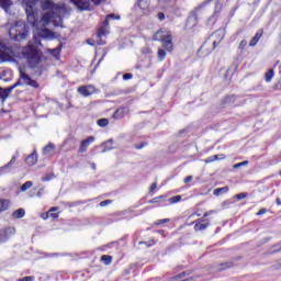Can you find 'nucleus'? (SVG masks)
Returning a JSON list of instances; mask_svg holds the SVG:
<instances>
[{
	"label": "nucleus",
	"mask_w": 281,
	"mask_h": 281,
	"mask_svg": "<svg viewBox=\"0 0 281 281\" xmlns=\"http://www.w3.org/2000/svg\"><path fill=\"white\" fill-rule=\"evenodd\" d=\"M95 91V86L93 85L80 86L77 88V93H79V95H82V98H89L93 95Z\"/></svg>",
	"instance_id": "7"
},
{
	"label": "nucleus",
	"mask_w": 281,
	"mask_h": 281,
	"mask_svg": "<svg viewBox=\"0 0 281 281\" xmlns=\"http://www.w3.org/2000/svg\"><path fill=\"white\" fill-rule=\"evenodd\" d=\"M109 144H113V140L110 139V140H108V142H105V143L103 144L104 149L102 150V153H106L108 150H113V147H109Z\"/></svg>",
	"instance_id": "31"
},
{
	"label": "nucleus",
	"mask_w": 281,
	"mask_h": 281,
	"mask_svg": "<svg viewBox=\"0 0 281 281\" xmlns=\"http://www.w3.org/2000/svg\"><path fill=\"white\" fill-rule=\"evenodd\" d=\"M56 210H58V207H52L48 213L56 212Z\"/></svg>",
	"instance_id": "62"
},
{
	"label": "nucleus",
	"mask_w": 281,
	"mask_h": 281,
	"mask_svg": "<svg viewBox=\"0 0 281 281\" xmlns=\"http://www.w3.org/2000/svg\"><path fill=\"white\" fill-rule=\"evenodd\" d=\"M209 227H210V220H207V218L200 220L194 225L195 232H203Z\"/></svg>",
	"instance_id": "11"
},
{
	"label": "nucleus",
	"mask_w": 281,
	"mask_h": 281,
	"mask_svg": "<svg viewBox=\"0 0 281 281\" xmlns=\"http://www.w3.org/2000/svg\"><path fill=\"white\" fill-rule=\"evenodd\" d=\"M245 47H247V41L243 40V41L239 43V49H245Z\"/></svg>",
	"instance_id": "44"
},
{
	"label": "nucleus",
	"mask_w": 281,
	"mask_h": 281,
	"mask_svg": "<svg viewBox=\"0 0 281 281\" xmlns=\"http://www.w3.org/2000/svg\"><path fill=\"white\" fill-rule=\"evenodd\" d=\"M133 78V74H124L123 80H131Z\"/></svg>",
	"instance_id": "45"
},
{
	"label": "nucleus",
	"mask_w": 281,
	"mask_h": 281,
	"mask_svg": "<svg viewBox=\"0 0 281 281\" xmlns=\"http://www.w3.org/2000/svg\"><path fill=\"white\" fill-rule=\"evenodd\" d=\"M25 86V87H32L33 89H38V82H36V80L32 79V77H30V75L25 74L23 70H20V79L18 82H15L13 85V87H21V86Z\"/></svg>",
	"instance_id": "4"
},
{
	"label": "nucleus",
	"mask_w": 281,
	"mask_h": 281,
	"mask_svg": "<svg viewBox=\"0 0 281 281\" xmlns=\"http://www.w3.org/2000/svg\"><path fill=\"white\" fill-rule=\"evenodd\" d=\"M53 56H59L60 55V48H55L52 50Z\"/></svg>",
	"instance_id": "46"
},
{
	"label": "nucleus",
	"mask_w": 281,
	"mask_h": 281,
	"mask_svg": "<svg viewBox=\"0 0 281 281\" xmlns=\"http://www.w3.org/2000/svg\"><path fill=\"white\" fill-rule=\"evenodd\" d=\"M262 214H267V209H261V210L257 213V216H262Z\"/></svg>",
	"instance_id": "50"
},
{
	"label": "nucleus",
	"mask_w": 281,
	"mask_h": 281,
	"mask_svg": "<svg viewBox=\"0 0 281 281\" xmlns=\"http://www.w3.org/2000/svg\"><path fill=\"white\" fill-rule=\"evenodd\" d=\"M15 86H11L9 88H0V99L2 100V102H5V100H8V98L10 97V93H12V91H14Z\"/></svg>",
	"instance_id": "13"
},
{
	"label": "nucleus",
	"mask_w": 281,
	"mask_h": 281,
	"mask_svg": "<svg viewBox=\"0 0 281 281\" xmlns=\"http://www.w3.org/2000/svg\"><path fill=\"white\" fill-rule=\"evenodd\" d=\"M126 115V108H119L114 114L112 115V117L114 120H122V117H124Z\"/></svg>",
	"instance_id": "17"
},
{
	"label": "nucleus",
	"mask_w": 281,
	"mask_h": 281,
	"mask_svg": "<svg viewBox=\"0 0 281 281\" xmlns=\"http://www.w3.org/2000/svg\"><path fill=\"white\" fill-rule=\"evenodd\" d=\"M54 150H56V145H54V143H49L44 147L43 155H52Z\"/></svg>",
	"instance_id": "19"
},
{
	"label": "nucleus",
	"mask_w": 281,
	"mask_h": 281,
	"mask_svg": "<svg viewBox=\"0 0 281 281\" xmlns=\"http://www.w3.org/2000/svg\"><path fill=\"white\" fill-rule=\"evenodd\" d=\"M280 267H281V259H279V260L277 261V269H280Z\"/></svg>",
	"instance_id": "60"
},
{
	"label": "nucleus",
	"mask_w": 281,
	"mask_h": 281,
	"mask_svg": "<svg viewBox=\"0 0 281 281\" xmlns=\"http://www.w3.org/2000/svg\"><path fill=\"white\" fill-rule=\"evenodd\" d=\"M161 201H164V195L156 196V198L149 200V203H161Z\"/></svg>",
	"instance_id": "33"
},
{
	"label": "nucleus",
	"mask_w": 281,
	"mask_h": 281,
	"mask_svg": "<svg viewBox=\"0 0 281 281\" xmlns=\"http://www.w3.org/2000/svg\"><path fill=\"white\" fill-rule=\"evenodd\" d=\"M3 243H8V237L5 236V232L0 229V245H3Z\"/></svg>",
	"instance_id": "30"
},
{
	"label": "nucleus",
	"mask_w": 281,
	"mask_h": 281,
	"mask_svg": "<svg viewBox=\"0 0 281 281\" xmlns=\"http://www.w3.org/2000/svg\"><path fill=\"white\" fill-rule=\"evenodd\" d=\"M273 76H276V72L273 71V68H270L265 75L266 82H271V80H273Z\"/></svg>",
	"instance_id": "23"
},
{
	"label": "nucleus",
	"mask_w": 281,
	"mask_h": 281,
	"mask_svg": "<svg viewBox=\"0 0 281 281\" xmlns=\"http://www.w3.org/2000/svg\"><path fill=\"white\" fill-rule=\"evenodd\" d=\"M106 18H108L109 20H111V19L120 20V16H119V15H115V14H113V13L108 14Z\"/></svg>",
	"instance_id": "48"
},
{
	"label": "nucleus",
	"mask_w": 281,
	"mask_h": 281,
	"mask_svg": "<svg viewBox=\"0 0 281 281\" xmlns=\"http://www.w3.org/2000/svg\"><path fill=\"white\" fill-rule=\"evenodd\" d=\"M13 218H23L25 216V210L24 209H18L12 213Z\"/></svg>",
	"instance_id": "22"
},
{
	"label": "nucleus",
	"mask_w": 281,
	"mask_h": 281,
	"mask_svg": "<svg viewBox=\"0 0 281 281\" xmlns=\"http://www.w3.org/2000/svg\"><path fill=\"white\" fill-rule=\"evenodd\" d=\"M248 164H249V161L245 160V161H241V162H239V164H235V165H234V168L236 169V168H240V167H243V166H248Z\"/></svg>",
	"instance_id": "40"
},
{
	"label": "nucleus",
	"mask_w": 281,
	"mask_h": 281,
	"mask_svg": "<svg viewBox=\"0 0 281 281\" xmlns=\"http://www.w3.org/2000/svg\"><path fill=\"white\" fill-rule=\"evenodd\" d=\"M94 5H100V3L104 0H91ZM78 10H89V0H70Z\"/></svg>",
	"instance_id": "6"
},
{
	"label": "nucleus",
	"mask_w": 281,
	"mask_h": 281,
	"mask_svg": "<svg viewBox=\"0 0 281 281\" xmlns=\"http://www.w3.org/2000/svg\"><path fill=\"white\" fill-rule=\"evenodd\" d=\"M229 192V187L217 188L213 191L214 196H221V194H225Z\"/></svg>",
	"instance_id": "20"
},
{
	"label": "nucleus",
	"mask_w": 281,
	"mask_h": 281,
	"mask_svg": "<svg viewBox=\"0 0 281 281\" xmlns=\"http://www.w3.org/2000/svg\"><path fill=\"white\" fill-rule=\"evenodd\" d=\"M42 218H44V221H47V218H49V213H45L42 215Z\"/></svg>",
	"instance_id": "56"
},
{
	"label": "nucleus",
	"mask_w": 281,
	"mask_h": 281,
	"mask_svg": "<svg viewBox=\"0 0 281 281\" xmlns=\"http://www.w3.org/2000/svg\"><path fill=\"white\" fill-rule=\"evenodd\" d=\"M41 36L44 38H53L54 33L45 29L41 35L33 36V43L30 42L29 45L24 48H20L16 45H11L7 41L0 38V60L5 63V60H12V58L18 57L19 54H22V58H25L32 67L38 65L41 56H38V46H41Z\"/></svg>",
	"instance_id": "2"
},
{
	"label": "nucleus",
	"mask_w": 281,
	"mask_h": 281,
	"mask_svg": "<svg viewBox=\"0 0 281 281\" xmlns=\"http://www.w3.org/2000/svg\"><path fill=\"white\" fill-rule=\"evenodd\" d=\"M95 142V137L90 136L87 139L81 140L80 147H79V153H87V148L91 146Z\"/></svg>",
	"instance_id": "10"
},
{
	"label": "nucleus",
	"mask_w": 281,
	"mask_h": 281,
	"mask_svg": "<svg viewBox=\"0 0 281 281\" xmlns=\"http://www.w3.org/2000/svg\"><path fill=\"white\" fill-rule=\"evenodd\" d=\"M237 201H243V199H247V193L241 192L235 195Z\"/></svg>",
	"instance_id": "36"
},
{
	"label": "nucleus",
	"mask_w": 281,
	"mask_h": 281,
	"mask_svg": "<svg viewBox=\"0 0 281 281\" xmlns=\"http://www.w3.org/2000/svg\"><path fill=\"white\" fill-rule=\"evenodd\" d=\"M277 205H281L280 198H277Z\"/></svg>",
	"instance_id": "63"
},
{
	"label": "nucleus",
	"mask_w": 281,
	"mask_h": 281,
	"mask_svg": "<svg viewBox=\"0 0 281 281\" xmlns=\"http://www.w3.org/2000/svg\"><path fill=\"white\" fill-rule=\"evenodd\" d=\"M52 179H54V175H46L42 178V181H52Z\"/></svg>",
	"instance_id": "41"
},
{
	"label": "nucleus",
	"mask_w": 281,
	"mask_h": 281,
	"mask_svg": "<svg viewBox=\"0 0 281 281\" xmlns=\"http://www.w3.org/2000/svg\"><path fill=\"white\" fill-rule=\"evenodd\" d=\"M155 190H157V182H154L150 188H149V192H155Z\"/></svg>",
	"instance_id": "49"
},
{
	"label": "nucleus",
	"mask_w": 281,
	"mask_h": 281,
	"mask_svg": "<svg viewBox=\"0 0 281 281\" xmlns=\"http://www.w3.org/2000/svg\"><path fill=\"white\" fill-rule=\"evenodd\" d=\"M108 32L109 31H108L106 26H101L98 31V37L102 38V36H106Z\"/></svg>",
	"instance_id": "29"
},
{
	"label": "nucleus",
	"mask_w": 281,
	"mask_h": 281,
	"mask_svg": "<svg viewBox=\"0 0 281 281\" xmlns=\"http://www.w3.org/2000/svg\"><path fill=\"white\" fill-rule=\"evenodd\" d=\"M190 271H183L181 273H179L178 276H176V279H181V278H186V276H190Z\"/></svg>",
	"instance_id": "39"
},
{
	"label": "nucleus",
	"mask_w": 281,
	"mask_h": 281,
	"mask_svg": "<svg viewBox=\"0 0 281 281\" xmlns=\"http://www.w3.org/2000/svg\"><path fill=\"white\" fill-rule=\"evenodd\" d=\"M216 45H218V43L213 42V49H216Z\"/></svg>",
	"instance_id": "64"
},
{
	"label": "nucleus",
	"mask_w": 281,
	"mask_h": 281,
	"mask_svg": "<svg viewBox=\"0 0 281 281\" xmlns=\"http://www.w3.org/2000/svg\"><path fill=\"white\" fill-rule=\"evenodd\" d=\"M2 232H4L7 240H8V238H10V236H14L16 234V228L7 227V228H3Z\"/></svg>",
	"instance_id": "21"
},
{
	"label": "nucleus",
	"mask_w": 281,
	"mask_h": 281,
	"mask_svg": "<svg viewBox=\"0 0 281 281\" xmlns=\"http://www.w3.org/2000/svg\"><path fill=\"white\" fill-rule=\"evenodd\" d=\"M10 207V202H2V207H0V214L1 212H5Z\"/></svg>",
	"instance_id": "37"
},
{
	"label": "nucleus",
	"mask_w": 281,
	"mask_h": 281,
	"mask_svg": "<svg viewBox=\"0 0 281 281\" xmlns=\"http://www.w3.org/2000/svg\"><path fill=\"white\" fill-rule=\"evenodd\" d=\"M193 177L192 176H188L187 178H184V183H190L192 182Z\"/></svg>",
	"instance_id": "52"
},
{
	"label": "nucleus",
	"mask_w": 281,
	"mask_h": 281,
	"mask_svg": "<svg viewBox=\"0 0 281 281\" xmlns=\"http://www.w3.org/2000/svg\"><path fill=\"white\" fill-rule=\"evenodd\" d=\"M97 124L101 128H104V127L109 126V119H100L97 121Z\"/></svg>",
	"instance_id": "26"
},
{
	"label": "nucleus",
	"mask_w": 281,
	"mask_h": 281,
	"mask_svg": "<svg viewBox=\"0 0 281 281\" xmlns=\"http://www.w3.org/2000/svg\"><path fill=\"white\" fill-rule=\"evenodd\" d=\"M135 148H136V150H142V148H144V144H142V145H136Z\"/></svg>",
	"instance_id": "57"
},
{
	"label": "nucleus",
	"mask_w": 281,
	"mask_h": 281,
	"mask_svg": "<svg viewBox=\"0 0 281 281\" xmlns=\"http://www.w3.org/2000/svg\"><path fill=\"white\" fill-rule=\"evenodd\" d=\"M160 43H161L162 49H166L169 53L175 50V44L172 43V35L165 37V40H162Z\"/></svg>",
	"instance_id": "9"
},
{
	"label": "nucleus",
	"mask_w": 281,
	"mask_h": 281,
	"mask_svg": "<svg viewBox=\"0 0 281 281\" xmlns=\"http://www.w3.org/2000/svg\"><path fill=\"white\" fill-rule=\"evenodd\" d=\"M205 3L206 2H203L202 4L196 7L194 11L190 12L188 20H187V27H196V24L199 23V18L196 15V12H199V10H201V8H205Z\"/></svg>",
	"instance_id": "5"
},
{
	"label": "nucleus",
	"mask_w": 281,
	"mask_h": 281,
	"mask_svg": "<svg viewBox=\"0 0 281 281\" xmlns=\"http://www.w3.org/2000/svg\"><path fill=\"white\" fill-rule=\"evenodd\" d=\"M212 214H216V211L211 210L204 213L203 218H207V216H212Z\"/></svg>",
	"instance_id": "42"
},
{
	"label": "nucleus",
	"mask_w": 281,
	"mask_h": 281,
	"mask_svg": "<svg viewBox=\"0 0 281 281\" xmlns=\"http://www.w3.org/2000/svg\"><path fill=\"white\" fill-rule=\"evenodd\" d=\"M101 260L102 262H104V265H111V262H113V257L109 255H103L101 256Z\"/></svg>",
	"instance_id": "28"
},
{
	"label": "nucleus",
	"mask_w": 281,
	"mask_h": 281,
	"mask_svg": "<svg viewBox=\"0 0 281 281\" xmlns=\"http://www.w3.org/2000/svg\"><path fill=\"white\" fill-rule=\"evenodd\" d=\"M40 1L42 10H50L42 16V23L44 27H47L52 21L55 22V25L58 26L63 23V16L67 14V5L56 4L52 0H23L25 5L27 23L33 27H38V12H36V3Z\"/></svg>",
	"instance_id": "1"
},
{
	"label": "nucleus",
	"mask_w": 281,
	"mask_h": 281,
	"mask_svg": "<svg viewBox=\"0 0 281 281\" xmlns=\"http://www.w3.org/2000/svg\"><path fill=\"white\" fill-rule=\"evenodd\" d=\"M157 56L159 63L166 60V48H158Z\"/></svg>",
	"instance_id": "24"
},
{
	"label": "nucleus",
	"mask_w": 281,
	"mask_h": 281,
	"mask_svg": "<svg viewBox=\"0 0 281 281\" xmlns=\"http://www.w3.org/2000/svg\"><path fill=\"white\" fill-rule=\"evenodd\" d=\"M143 54H150V48H144Z\"/></svg>",
	"instance_id": "58"
},
{
	"label": "nucleus",
	"mask_w": 281,
	"mask_h": 281,
	"mask_svg": "<svg viewBox=\"0 0 281 281\" xmlns=\"http://www.w3.org/2000/svg\"><path fill=\"white\" fill-rule=\"evenodd\" d=\"M111 203H113V200H105V201L100 202V206L106 207V205H111Z\"/></svg>",
	"instance_id": "38"
},
{
	"label": "nucleus",
	"mask_w": 281,
	"mask_h": 281,
	"mask_svg": "<svg viewBox=\"0 0 281 281\" xmlns=\"http://www.w3.org/2000/svg\"><path fill=\"white\" fill-rule=\"evenodd\" d=\"M18 281H34V277H24Z\"/></svg>",
	"instance_id": "47"
},
{
	"label": "nucleus",
	"mask_w": 281,
	"mask_h": 281,
	"mask_svg": "<svg viewBox=\"0 0 281 281\" xmlns=\"http://www.w3.org/2000/svg\"><path fill=\"white\" fill-rule=\"evenodd\" d=\"M3 203H9L8 200H0V207H3Z\"/></svg>",
	"instance_id": "59"
},
{
	"label": "nucleus",
	"mask_w": 281,
	"mask_h": 281,
	"mask_svg": "<svg viewBox=\"0 0 281 281\" xmlns=\"http://www.w3.org/2000/svg\"><path fill=\"white\" fill-rule=\"evenodd\" d=\"M214 161V156H211L204 160L205 164H212Z\"/></svg>",
	"instance_id": "51"
},
{
	"label": "nucleus",
	"mask_w": 281,
	"mask_h": 281,
	"mask_svg": "<svg viewBox=\"0 0 281 281\" xmlns=\"http://www.w3.org/2000/svg\"><path fill=\"white\" fill-rule=\"evenodd\" d=\"M27 166H36V162L38 161V155L36 151H33L31 155H29L25 159Z\"/></svg>",
	"instance_id": "15"
},
{
	"label": "nucleus",
	"mask_w": 281,
	"mask_h": 281,
	"mask_svg": "<svg viewBox=\"0 0 281 281\" xmlns=\"http://www.w3.org/2000/svg\"><path fill=\"white\" fill-rule=\"evenodd\" d=\"M220 156L218 155H213V159H214V161H218V158Z\"/></svg>",
	"instance_id": "61"
},
{
	"label": "nucleus",
	"mask_w": 281,
	"mask_h": 281,
	"mask_svg": "<svg viewBox=\"0 0 281 281\" xmlns=\"http://www.w3.org/2000/svg\"><path fill=\"white\" fill-rule=\"evenodd\" d=\"M232 266V262L222 263L220 267V271H224V269H231Z\"/></svg>",
	"instance_id": "34"
},
{
	"label": "nucleus",
	"mask_w": 281,
	"mask_h": 281,
	"mask_svg": "<svg viewBox=\"0 0 281 281\" xmlns=\"http://www.w3.org/2000/svg\"><path fill=\"white\" fill-rule=\"evenodd\" d=\"M34 186V182L26 181L24 184L21 186V192H26V190H30Z\"/></svg>",
	"instance_id": "27"
},
{
	"label": "nucleus",
	"mask_w": 281,
	"mask_h": 281,
	"mask_svg": "<svg viewBox=\"0 0 281 281\" xmlns=\"http://www.w3.org/2000/svg\"><path fill=\"white\" fill-rule=\"evenodd\" d=\"M14 164H16V156H13L7 165L0 167V173L3 175L8 172V170H12V166H14Z\"/></svg>",
	"instance_id": "14"
},
{
	"label": "nucleus",
	"mask_w": 281,
	"mask_h": 281,
	"mask_svg": "<svg viewBox=\"0 0 281 281\" xmlns=\"http://www.w3.org/2000/svg\"><path fill=\"white\" fill-rule=\"evenodd\" d=\"M166 223H170V218L157 220L155 225H164Z\"/></svg>",
	"instance_id": "35"
},
{
	"label": "nucleus",
	"mask_w": 281,
	"mask_h": 281,
	"mask_svg": "<svg viewBox=\"0 0 281 281\" xmlns=\"http://www.w3.org/2000/svg\"><path fill=\"white\" fill-rule=\"evenodd\" d=\"M158 19H159V21H165L166 15L164 13L159 12L158 13Z\"/></svg>",
	"instance_id": "53"
},
{
	"label": "nucleus",
	"mask_w": 281,
	"mask_h": 281,
	"mask_svg": "<svg viewBox=\"0 0 281 281\" xmlns=\"http://www.w3.org/2000/svg\"><path fill=\"white\" fill-rule=\"evenodd\" d=\"M150 7V2L148 0H138L136 3V8H139V10H143V12H146L148 8Z\"/></svg>",
	"instance_id": "18"
},
{
	"label": "nucleus",
	"mask_w": 281,
	"mask_h": 281,
	"mask_svg": "<svg viewBox=\"0 0 281 281\" xmlns=\"http://www.w3.org/2000/svg\"><path fill=\"white\" fill-rule=\"evenodd\" d=\"M109 18H105V20L103 21V27H109Z\"/></svg>",
	"instance_id": "54"
},
{
	"label": "nucleus",
	"mask_w": 281,
	"mask_h": 281,
	"mask_svg": "<svg viewBox=\"0 0 281 281\" xmlns=\"http://www.w3.org/2000/svg\"><path fill=\"white\" fill-rule=\"evenodd\" d=\"M278 251H281V246L274 245V249L272 251H270V254H278Z\"/></svg>",
	"instance_id": "43"
},
{
	"label": "nucleus",
	"mask_w": 281,
	"mask_h": 281,
	"mask_svg": "<svg viewBox=\"0 0 281 281\" xmlns=\"http://www.w3.org/2000/svg\"><path fill=\"white\" fill-rule=\"evenodd\" d=\"M265 34V30L259 29L255 36L251 38V41L249 42V47H256L258 45V42L260 41V38H262V35Z\"/></svg>",
	"instance_id": "12"
},
{
	"label": "nucleus",
	"mask_w": 281,
	"mask_h": 281,
	"mask_svg": "<svg viewBox=\"0 0 281 281\" xmlns=\"http://www.w3.org/2000/svg\"><path fill=\"white\" fill-rule=\"evenodd\" d=\"M179 201H181V195H175V196L169 199V203L171 205L175 204V203H179Z\"/></svg>",
	"instance_id": "32"
},
{
	"label": "nucleus",
	"mask_w": 281,
	"mask_h": 281,
	"mask_svg": "<svg viewBox=\"0 0 281 281\" xmlns=\"http://www.w3.org/2000/svg\"><path fill=\"white\" fill-rule=\"evenodd\" d=\"M167 36H172V34L166 29H160L154 34L153 41L162 42Z\"/></svg>",
	"instance_id": "8"
},
{
	"label": "nucleus",
	"mask_w": 281,
	"mask_h": 281,
	"mask_svg": "<svg viewBox=\"0 0 281 281\" xmlns=\"http://www.w3.org/2000/svg\"><path fill=\"white\" fill-rule=\"evenodd\" d=\"M48 216H52V218H58V213H48Z\"/></svg>",
	"instance_id": "55"
},
{
	"label": "nucleus",
	"mask_w": 281,
	"mask_h": 281,
	"mask_svg": "<svg viewBox=\"0 0 281 281\" xmlns=\"http://www.w3.org/2000/svg\"><path fill=\"white\" fill-rule=\"evenodd\" d=\"M224 104H234L235 106H240V103H238V97L236 95H227L223 100Z\"/></svg>",
	"instance_id": "16"
},
{
	"label": "nucleus",
	"mask_w": 281,
	"mask_h": 281,
	"mask_svg": "<svg viewBox=\"0 0 281 281\" xmlns=\"http://www.w3.org/2000/svg\"><path fill=\"white\" fill-rule=\"evenodd\" d=\"M27 34H30V27L23 21L15 22L9 29V36L12 41H25L27 38Z\"/></svg>",
	"instance_id": "3"
},
{
	"label": "nucleus",
	"mask_w": 281,
	"mask_h": 281,
	"mask_svg": "<svg viewBox=\"0 0 281 281\" xmlns=\"http://www.w3.org/2000/svg\"><path fill=\"white\" fill-rule=\"evenodd\" d=\"M0 8L8 12V10H10V0H0Z\"/></svg>",
	"instance_id": "25"
}]
</instances>
